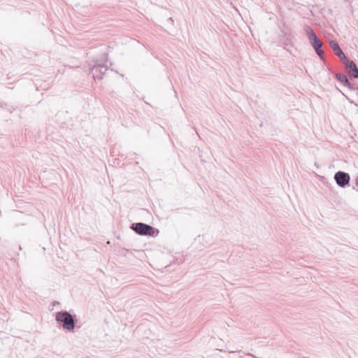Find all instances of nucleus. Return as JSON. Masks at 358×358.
<instances>
[{
    "instance_id": "nucleus-1",
    "label": "nucleus",
    "mask_w": 358,
    "mask_h": 358,
    "mask_svg": "<svg viewBox=\"0 0 358 358\" xmlns=\"http://www.w3.org/2000/svg\"><path fill=\"white\" fill-rule=\"evenodd\" d=\"M108 61V55L107 53L101 55L99 59L94 61L93 65H90L91 73L94 80H101L102 75L108 69L107 62Z\"/></svg>"
},
{
    "instance_id": "nucleus-2",
    "label": "nucleus",
    "mask_w": 358,
    "mask_h": 358,
    "mask_svg": "<svg viewBox=\"0 0 358 358\" xmlns=\"http://www.w3.org/2000/svg\"><path fill=\"white\" fill-rule=\"evenodd\" d=\"M306 34L308 36V38L309 42L314 49L315 53L318 55V57L321 59V60L324 61V54L322 50V43L315 32V31L310 27H307L306 29Z\"/></svg>"
},
{
    "instance_id": "nucleus-3",
    "label": "nucleus",
    "mask_w": 358,
    "mask_h": 358,
    "mask_svg": "<svg viewBox=\"0 0 358 358\" xmlns=\"http://www.w3.org/2000/svg\"><path fill=\"white\" fill-rule=\"evenodd\" d=\"M55 320L61 323L62 328L65 330L73 331L75 329L76 321L72 315L66 310L57 312Z\"/></svg>"
},
{
    "instance_id": "nucleus-4",
    "label": "nucleus",
    "mask_w": 358,
    "mask_h": 358,
    "mask_svg": "<svg viewBox=\"0 0 358 358\" xmlns=\"http://www.w3.org/2000/svg\"><path fill=\"white\" fill-rule=\"evenodd\" d=\"M130 228L137 234L141 236L155 237L159 234L158 229L143 222L133 223Z\"/></svg>"
},
{
    "instance_id": "nucleus-5",
    "label": "nucleus",
    "mask_w": 358,
    "mask_h": 358,
    "mask_svg": "<svg viewBox=\"0 0 358 358\" xmlns=\"http://www.w3.org/2000/svg\"><path fill=\"white\" fill-rule=\"evenodd\" d=\"M334 179L339 187L344 188L349 185L350 176L349 173L339 171L335 173Z\"/></svg>"
},
{
    "instance_id": "nucleus-6",
    "label": "nucleus",
    "mask_w": 358,
    "mask_h": 358,
    "mask_svg": "<svg viewBox=\"0 0 358 358\" xmlns=\"http://www.w3.org/2000/svg\"><path fill=\"white\" fill-rule=\"evenodd\" d=\"M343 64L350 77L358 78V68L354 61L347 59V60L344 61Z\"/></svg>"
},
{
    "instance_id": "nucleus-7",
    "label": "nucleus",
    "mask_w": 358,
    "mask_h": 358,
    "mask_svg": "<svg viewBox=\"0 0 358 358\" xmlns=\"http://www.w3.org/2000/svg\"><path fill=\"white\" fill-rule=\"evenodd\" d=\"M329 45L334 54L340 59L342 62L348 59L341 48L339 44L336 41H331L329 42Z\"/></svg>"
},
{
    "instance_id": "nucleus-8",
    "label": "nucleus",
    "mask_w": 358,
    "mask_h": 358,
    "mask_svg": "<svg viewBox=\"0 0 358 358\" xmlns=\"http://www.w3.org/2000/svg\"><path fill=\"white\" fill-rule=\"evenodd\" d=\"M335 77L344 86L351 90L354 89L352 85L350 83L348 77L345 74L341 73H336Z\"/></svg>"
},
{
    "instance_id": "nucleus-9",
    "label": "nucleus",
    "mask_w": 358,
    "mask_h": 358,
    "mask_svg": "<svg viewBox=\"0 0 358 358\" xmlns=\"http://www.w3.org/2000/svg\"><path fill=\"white\" fill-rule=\"evenodd\" d=\"M355 183H356V185L358 187V176L356 177Z\"/></svg>"
},
{
    "instance_id": "nucleus-10",
    "label": "nucleus",
    "mask_w": 358,
    "mask_h": 358,
    "mask_svg": "<svg viewBox=\"0 0 358 358\" xmlns=\"http://www.w3.org/2000/svg\"><path fill=\"white\" fill-rule=\"evenodd\" d=\"M357 90H358V87H357Z\"/></svg>"
}]
</instances>
